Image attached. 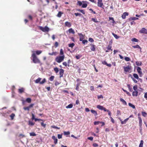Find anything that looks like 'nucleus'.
Instances as JSON below:
<instances>
[{
    "mask_svg": "<svg viewBox=\"0 0 147 147\" xmlns=\"http://www.w3.org/2000/svg\"><path fill=\"white\" fill-rule=\"evenodd\" d=\"M32 60L33 62L35 63H40V60L35 55V51H32Z\"/></svg>",
    "mask_w": 147,
    "mask_h": 147,
    "instance_id": "obj_1",
    "label": "nucleus"
},
{
    "mask_svg": "<svg viewBox=\"0 0 147 147\" xmlns=\"http://www.w3.org/2000/svg\"><path fill=\"white\" fill-rule=\"evenodd\" d=\"M65 55L59 56L56 57L55 59V61L58 63H60L63 61L64 59Z\"/></svg>",
    "mask_w": 147,
    "mask_h": 147,
    "instance_id": "obj_2",
    "label": "nucleus"
},
{
    "mask_svg": "<svg viewBox=\"0 0 147 147\" xmlns=\"http://www.w3.org/2000/svg\"><path fill=\"white\" fill-rule=\"evenodd\" d=\"M39 29L44 32H48L49 30V28L46 26L44 27H43L42 26H40Z\"/></svg>",
    "mask_w": 147,
    "mask_h": 147,
    "instance_id": "obj_3",
    "label": "nucleus"
},
{
    "mask_svg": "<svg viewBox=\"0 0 147 147\" xmlns=\"http://www.w3.org/2000/svg\"><path fill=\"white\" fill-rule=\"evenodd\" d=\"M139 32L140 33L147 34V30L145 28H142Z\"/></svg>",
    "mask_w": 147,
    "mask_h": 147,
    "instance_id": "obj_4",
    "label": "nucleus"
},
{
    "mask_svg": "<svg viewBox=\"0 0 147 147\" xmlns=\"http://www.w3.org/2000/svg\"><path fill=\"white\" fill-rule=\"evenodd\" d=\"M137 70L138 73L140 75V76H141V75H142V72L141 71V68L140 67H138L137 68Z\"/></svg>",
    "mask_w": 147,
    "mask_h": 147,
    "instance_id": "obj_5",
    "label": "nucleus"
},
{
    "mask_svg": "<svg viewBox=\"0 0 147 147\" xmlns=\"http://www.w3.org/2000/svg\"><path fill=\"white\" fill-rule=\"evenodd\" d=\"M97 5L98 7L104 9V7H102L103 5V3H102V1H98L97 2Z\"/></svg>",
    "mask_w": 147,
    "mask_h": 147,
    "instance_id": "obj_6",
    "label": "nucleus"
},
{
    "mask_svg": "<svg viewBox=\"0 0 147 147\" xmlns=\"http://www.w3.org/2000/svg\"><path fill=\"white\" fill-rule=\"evenodd\" d=\"M124 71L126 72H129L130 70V66H127L126 67H124Z\"/></svg>",
    "mask_w": 147,
    "mask_h": 147,
    "instance_id": "obj_7",
    "label": "nucleus"
},
{
    "mask_svg": "<svg viewBox=\"0 0 147 147\" xmlns=\"http://www.w3.org/2000/svg\"><path fill=\"white\" fill-rule=\"evenodd\" d=\"M78 34L80 36V41H82L84 38V36L83 34L82 33H78Z\"/></svg>",
    "mask_w": 147,
    "mask_h": 147,
    "instance_id": "obj_8",
    "label": "nucleus"
},
{
    "mask_svg": "<svg viewBox=\"0 0 147 147\" xmlns=\"http://www.w3.org/2000/svg\"><path fill=\"white\" fill-rule=\"evenodd\" d=\"M68 32L69 33H72L74 34L75 33L74 30L71 28H69L68 31H67V32Z\"/></svg>",
    "mask_w": 147,
    "mask_h": 147,
    "instance_id": "obj_9",
    "label": "nucleus"
},
{
    "mask_svg": "<svg viewBox=\"0 0 147 147\" xmlns=\"http://www.w3.org/2000/svg\"><path fill=\"white\" fill-rule=\"evenodd\" d=\"M65 26L69 28L71 26V24L70 22H66L65 23Z\"/></svg>",
    "mask_w": 147,
    "mask_h": 147,
    "instance_id": "obj_10",
    "label": "nucleus"
},
{
    "mask_svg": "<svg viewBox=\"0 0 147 147\" xmlns=\"http://www.w3.org/2000/svg\"><path fill=\"white\" fill-rule=\"evenodd\" d=\"M64 71L63 69H60L59 70V74H60V78L62 77L63 76V75L64 73Z\"/></svg>",
    "mask_w": 147,
    "mask_h": 147,
    "instance_id": "obj_11",
    "label": "nucleus"
},
{
    "mask_svg": "<svg viewBox=\"0 0 147 147\" xmlns=\"http://www.w3.org/2000/svg\"><path fill=\"white\" fill-rule=\"evenodd\" d=\"M128 13L126 12H124L122 15V18L123 19H125V18L126 16H128Z\"/></svg>",
    "mask_w": 147,
    "mask_h": 147,
    "instance_id": "obj_12",
    "label": "nucleus"
},
{
    "mask_svg": "<svg viewBox=\"0 0 147 147\" xmlns=\"http://www.w3.org/2000/svg\"><path fill=\"white\" fill-rule=\"evenodd\" d=\"M138 118L139 120V126H140L141 129L142 125V119L140 117H138Z\"/></svg>",
    "mask_w": 147,
    "mask_h": 147,
    "instance_id": "obj_13",
    "label": "nucleus"
},
{
    "mask_svg": "<svg viewBox=\"0 0 147 147\" xmlns=\"http://www.w3.org/2000/svg\"><path fill=\"white\" fill-rule=\"evenodd\" d=\"M90 49L92 51H94L95 50V46L93 44H91Z\"/></svg>",
    "mask_w": 147,
    "mask_h": 147,
    "instance_id": "obj_14",
    "label": "nucleus"
},
{
    "mask_svg": "<svg viewBox=\"0 0 147 147\" xmlns=\"http://www.w3.org/2000/svg\"><path fill=\"white\" fill-rule=\"evenodd\" d=\"M52 138L54 140V143L55 144H56L57 142V139L55 136H52Z\"/></svg>",
    "mask_w": 147,
    "mask_h": 147,
    "instance_id": "obj_15",
    "label": "nucleus"
},
{
    "mask_svg": "<svg viewBox=\"0 0 147 147\" xmlns=\"http://www.w3.org/2000/svg\"><path fill=\"white\" fill-rule=\"evenodd\" d=\"M138 94V92L137 90H135L132 93V96H137Z\"/></svg>",
    "mask_w": 147,
    "mask_h": 147,
    "instance_id": "obj_16",
    "label": "nucleus"
},
{
    "mask_svg": "<svg viewBox=\"0 0 147 147\" xmlns=\"http://www.w3.org/2000/svg\"><path fill=\"white\" fill-rule=\"evenodd\" d=\"M120 100L121 102H122V103L125 105H127V103L126 102L123 98H121L120 99Z\"/></svg>",
    "mask_w": 147,
    "mask_h": 147,
    "instance_id": "obj_17",
    "label": "nucleus"
},
{
    "mask_svg": "<svg viewBox=\"0 0 147 147\" xmlns=\"http://www.w3.org/2000/svg\"><path fill=\"white\" fill-rule=\"evenodd\" d=\"M90 111L95 116H96L97 115V113L96 111H95L94 110H93L91 109L90 110Z\"/></svg>",
    "mask_w": 147,
    "mask_h": 147,
    "instance_id": "obj_18",
    "label": "nucleus"
},
{
    "mask_svg": "<svg viewBox=\"0 0 147 147\" xmlns=\"http://www.w3.org/2000/svg\"><path fill=\"white\" fill-rule=\"evenodd\" d=\"M138 19V18L134 17H131L129 18V20L130 21L135 20H137Z\"/></svg>",
    "mask_w": 147,
    "mask_h": 147,
    "instance_id": "obj_19",
    "label": "nucleus"
},
{
    "mask_svg": "<svg viewBox=\"0 0 147 147\" xmlns=\"http://www.w3.org/2000/svg\"><path fill=\"white\" fill-rule=\"evenodd\" d=\"M85 2L84 1H82V2H81V1H78L77 2V5H79V6H82V3H84Z\"/></svg>",
    "mask_w": 147,
    "mask_h": 147,
    "instance_id": "obj_20",
    "label": "nucleus"
},
{
    "mask_svg": "<svg viewBox=\"0 0 147 147\" xmlns=\"http://www.w3.org/2000/svg\"><path fill=\"white\" fill-rule=\"evenodd\" d=\"M96 107L98 109L102 110L104 108V107L103 106L100 105H97Z\"/></svg>",
    "mask_w": 147,
    "mask_h": 147,
    "instance_id": "obj_21",
    "label": "nucleus"
},
{
    "mask_svg": "<svg viewBox=\"0 0 147 147\" xmlns=\"http://www.w3.org/2000/svg\"><path fill=\"white\" fill-rule=\"evenodd\" d=\"M57 54V52H53L52 53H49V55H54L55 56Z\"/></svg>",
    "mask_w": 147,
    "mask_h": 147,
    "instance_id": "obj_22",
    "label": "nucleus"
},
{
    "mask_svg": "<svg viewBox=\"0 0 147 147\" xmlns=\"http://www.w3.org/2000/svg\"><path fill=\"white\" fill-rule=\"evenodd\" d=\"M41 80V78H38L37 79L35 80V83H40Z\"/></svg>",
    "mask_w": 147,
    "mask_h": 147,
    "instance_id": "obj_23",
    "label": "nucleus"
},
{
    "mask_svg": "<svg viewBox=\"0 0 147 147\" xmlns=\"http://www.w3.org/2000/svg\"><path fill=\"white\" fill-rule=\"evenodd\" d=\"M129 118H128L126 119H125L123 121H122L121 122V124H124L126 123V122L129 120Z\"/></svg>",
    "mask_w": 147,
    "mask_h": 147,
    "instance_id": "obj_24",
    "label": "nucleus"
},
{
    "mask_svg": "<svg viewBox=\"0 0 147 147\" xmlns=\"http://www.w3.org/2000/svg\"><path fill=\"white\" fill-rule=\"evenodd\" d=\"M24 88H22L18 89V92L19 93H21L24 92Z\"/></svg>",
    "mask_w": 147,
    "mask_h": 147,
    "instance_id": "obj_25",
    "label": "nucleus"
},
{
    "mask_svg": "<svg viewBox=\"0 0 147 147\" xmlns=\"http://www.w3.org/2000/svg\"><path fill=\"white\" fill-rule=\"evenodd\" d=\"M63 14V13H62L61 12L59 11L58 14L57 15V16L59 18H60Z\"/></svg>",
    "mask_w": 147,
    "mask_h": 147,
    "instance_id": "obj_26",
    "label": "nucleus"
},
{
    "mask_svg": "<svg viewBox=\"0 0 147 147\" xmlns=\"http://www.w3.org/2000/svg\"><path fill=\"white\" fill-rule=\"evenodd\" d=\"M73 107V105L72 104H70L68 106L66 107V108L67 109L68 108H71Z\"/></svg>",
    "mask_w": 147,
    "mask_h": 147,
    "instance_id": "obj_27",
    "label": "nucleus"
},
{
    "mask_svg": "<svg viewBox=\"0 0 147 147\" xmlns=\"http://www.w3.org/2000/svg\"><path fill=\"white\" fill-rule=\"evenodd\" d=\"M128 105L129 106L132 108L133 109H135V106L134 105L131 104V103H128Z\"/></svg>",
    "mask_w": 147,
    "mask_h": 147,
    "instance_id": "obj_28",
    "label": "nucleus"
},
{
    "mask_svg": "<svg viewBox=\"0 0 147 147\" xmlns=\"http://www.w3.org/2000/svg\"><path fill=\"white\" fill-rule=\"evenodd\" d=\"M87 6V3H83L82 4V8H86Z\"/></svg>",
    "mask_w": 147,
    "mask_h": 147,
    "instance_id": "obj_29",
    "label": "nucleus"
},
{
    "mask_svg": "<svg viewBox=\"0 0 147 147\" xmlns=\"http://www.w3.org/2000/svg\"><path fill=\"white\" fill-rule=\"evenodd\" d=\"M77 10L78 11H80V12L84 14H85V11H84V10L78 9H77Z\"/></svg>",
    "mask_w": 147,
    "mask_h": 147,
    "instance_id": "obj_30",
    "label": "nucleus"
},
{
    "mask_svg": "<svg viewBox=\"0 0 147 147\" xmlns=\"http://www.w3.org/2000/svg\"><path fill=\"white\" fill-rule=\"evenodd\" d=\"M136 64L138 66L142 64V62L140 61H137L136 62Z\"/></svg>",
    "mask_w": 147,
    "mask_h": 147,
    "instance_id": "obj_31",
    "label": "nucleus"
},
{
    "mask_svg": "<svg viewBox=\"0 0 147 147\" xmlns=\"http://www.w3.org/2000/svg\"><path fill=\"white\" fill-rule=\"evenodd\" d=\"M143 141L142 140H141L140 141V143L139 145V147H143Z\"/></svg>",
    "mask_w": 147,
    "mask_h": 147,
    "instance_id": "obj_32",
    "label": "nucleus"
},
{
    "mask_svg": "<svg viewBox=\"0 0 147 147\" xmlns=\"http://www.w3.org/2000/svg\"><path fill=\"white\" fill-rule=\"evenodd\" d=\"M26 101L28 103H30L31 101V99L30 98H27L26 100Z\"/></svg>",
    "mask_w": 147,
    "mask_h": 147,
    "instance_id": "obj_33",
    "label": "nucleus"
},
{
    "mask_svg": "<svg viewBox=\"0 0 147 147\" xmlns=\"http://www.w3.org/2000/svg\"><path fill=\"white\" fill-rule=\"evenodd\" d=\"M34 123L32 122V121H28V125L31 126H33L34 125Z\"/></svg>",
    "mask_w": 147,
    "mask_h": 147,
    "instance_id": "obj_34",
    "label": "nucleus"
},
{
    "mask_svg": "<svg viewBox=\"0 0 147 147\" xmlns=\"http://www.w3.org/2000/svg\"><path fill=\"white\" fill-rule=\"evenodd\" d=\"M35 52V53H36V54L37 55H39L42 52V51H37Z\"/></svg>",
    "mask_w": 147,
    "mask_h": 147,
    "instance_id": "obj_35",
    "label": "nucleus"
},
{
    "mask_svg": "<svg viewBox=\"0 0 147 147\" xmlns=\"http://www.w3.org/2000/svg\"><path fill=\"white\" fill-rule=\"evenodd\" d=\"M60 54L61 56H63V55H64L63 49H61L60 50Z\"/></svg>",
    "mask_w": 147,
    "mask_h": 147,
    "instance_id": "obj_36",
    "label": "nucleus"
},
{
    "mask_svg": "<svg viewBox=\"0 0 147 147\" xmlns=\"http://www.w3.org/2000/svg\"><path fill=\"white\" fill-rule=\"evenodd\" d=\"M133 47L134 48H137L141 49V48L140 47V46L138 45H137L135 46H133Z\"/></svg>",
    "mask_w": 147,
    "mask_h": 147,
    "instance_id": "obj_37",
    "label": "nucleus"
},
{
    "mask_svg": "<svg viewBox=\"0 0 147 147\" xmlns=\"http://www.w3.org/2000/svg\"><path fill=\"white\" fill-rule=\"evenodd\" d=\"M133 76L135 78H136V79H138L139 78L137 74H134Z\"/></svg>",
    "mask_w": 147,
    "mask_h": 147,
    "instance_id": "obj_38",
    "label": "nucleus"
},
{
    "mask_svg": "<svg viewBox=\"0 0 147 147\" xmlns=\"http://www.w3.org/2000/svg\"><path fill=\"white\" fill-rule=\"evenodd\" d=\"M30 136H36V134H35V133L34 132L30 133Z\"/></svg>",
    "mask_w": 147,
    "mask_h": 147,
    "instance_id": "obj_39",
    "label": "nucleus"
},
{
    "mask_svg": "<svg viewBox=\"0 0 147 147\" xmlns=\"http://www.w3.org/2000/svg\"><path fill=\"white\" fill-rule=\"evenodd\" d=\"M142 116L144 117H146L147 114L146 112L143 111L142 112Z\"/></svg>",
    "mask_w": 147,
    "mask_h": 147,
    "instance_id": "obj_40",
    "label": "nucleus"
},
{
    "mask_svg": "<svg viewBox=\"0 0 147 147\" xmlns=\"http://www.w3.org/2000/svg\"><path fill=\"white\" fill-rule=\"evenodd\" d=\"M112 34L114 36L115 38L116 39H118L119 38V36H118L116 34H114L113 33H112Z\"/></svg>",
    "mask_w": 147,
    "mask_h": 147,
    "instance_id": "obj_41",
    "label": "nucleus"
},
{
    "mask_svg": "<svg viewBox=\"0 0 147 147\" xmlns=\"http://www.w3.org/2000/svg\"><path fill=\"white\" fill-rule=\"evenodd\" d=\"M92 20L95 23H97L98 22V21L96 18H92Z\"/></svg>",
    "mask_w": 147,
    "mask_h": 147,
    "instance_id": "obj_42",
    "label": "nucleus"
},
{
    "mask_svg": "<svg viewBox=\"0 0 147 147\" xmlns=\"http://www.w3.org/2000/svg\"><path fill=\"white\" fill-rule=\"evenodd\" d=\"M138 40L136 38H133L131 39V41H132L136 42H138Z\"/></svg>",
    "mask_w": 147,
    "mask_h": 147,
    "instance_id": "obj_43",
    "label": "nucleus"
},
{
    "mask_svg": "<svg viewBox=\"0 0 147 147\" xmlns=\"http://www.w3.org/2000/svg\"><path fill=\"white\" fill-rule=\"evenodd\" d=\"M46 82V80L45 78L43 79V80L40 82V84H42L45 83Z\"/></svg>",
    "mask_w": 147,
    "mask_h": 147,
    "instance_id": "obj_44",
    "label": "nucleus"
},
{
    "mask_svg": "<svg viewBox=\"0 0 147 147\" xmlns=\"http://www.w3.org/2000/svg\"><path fill=\"white\" fill-rule=\"evenodd\" d=\"M74 45H75L74 43H72L71 44H69V47L71 48H72L74 46Z\"/></svg>",
    "mask_w": 147,
    "mask_h": 147,
    "instance_id": "obj_45",
    "label": "nucleus"
},
{
    "mask_svg": "<svg viewBox=\"0 0 147 147\" xmlns=\"http://www.w3.org/2000/svg\"><path fill=\"white\" fill-rule=\"evenodd\" d=\"M70 133L69 131L64 132V134L65 135H69L70 134Z\"/></svg>",
    "mask_w": 147,
    "mask_h": 147,
    "instance_id": "obj_46",
    "label": "nucleus"
},
{
    "mask_svg": "<svg viewBox=\"0 0 147 147\" xmlns=\"http://www.w3.org/2000/svg\"><path fill=\"white\" fill-rule=\"evenodd\" d=\"M123 90L126 92L127 94L128 95L130 96L131 95V94L128 92L126 90H124V89H123Z\"/></svg>",
    "mask_w": 147,
    "mask_h": 147,
    "instance_id": "obj_47",
    "label": "nucleus"
},
{
    "mask_svg": "<svg viewBox=\"0 0 147 147\" xmlns=\"http://www.w3.org/2000/svg\"><path fill=\"white\" fill-rule=\"evenodd\" d=\"M54 78V76H51L50 78H49V80L51 81H53Z\"/></svg>",
    "mask_w": 147,
    "mask_h": 147,
    "instance_id": "obj_48",
    "label": "nucleus"
},
{
    "mask_svg": "<svg viewBox=\"0 0 147 147\" xmlns=\"http://www.w3.org/2000/svg\"><path fill=\"white\" fill-rule=\"evenodd\" d=\"M54 70L56 73H57L59 71L58 68L57 67H55L54 68Z\"/></svg>",
    "mask_w": 147,
    "mask_h": 147,
    "instance_id": "obj_49",
    "label": "nucleus"
},
{
    "mask_svg": "<svg viewBox=\"0 0 147 147\" xmlns=\"http://www.w3.org/2000/svg\"><path fill=\"white\" fill-rule=\"evenodd\" d=\"M51 127H52L53 128L56 129H60L59 127H58L55 126H54V125L52 126H51Z\"/></svg>",
    "mask_w": 147,
    "mask_h": 147,
    "instance_id": "obj_50",
    "label": "nucleus"
},
{
    "mask_svg": "<svg viewBox=\"0 0 147 147\" xmlns=\"http://www.w3.org/2000/svg\"><path fill=\"white\" fill-rule=\"evenodd\" d=\"M15 114L13 113H12L11 114V115H10V117L11 118V119L12 120L13 119L14 117L15 116Z\"/></svg>",
    "mask_w": 147,
    "mask_h": 147,
    "instance_id": "obj_51",
    "label": "nucleus"
},
{
    "mask_svg": "<svg viewBox=\"0 0 147 147\" xmlns=\"http://www.w3.org/2000/svg\"><path fill=\"white\" fill-rule=\"evenodd\" d=\"M125 60L127 61H130V59L128 57H125L124 58Z\"/></svg>",
    "mask_w": 147,
    "mask_h": 147,
    "instance_id": "obj_52",
    "label": "nucleus"
},
{
    "mask_svg": "<svg viewBox=\"0 0 147 147\" xmlns=\"http://www.w3.org/2000/svg\"><path fill=\"white\" fill-rule=\"evenodd\" d=\"M127 87H128L129 90H130V91H132V88H131L129 84H127Z\"/></svg>",
    "mask_w": 147,
    "mask_h": 147,
    "instance_id": "obj_53",
    "label": "nucleus"
},
{
    "mask_svg": "<svg viewBox=\"0 0 147 147\" xmlns=\"http://www.w3.org/2000/svg\"><path fill=\"white\" fill-rule=\"evenodd\" d=\"M81 56L80 55H76V57L77 59H79L81 57Z\"/></svg>",
    "mask_w": 147,
    "mask_h": 147,
    "instance_id": "obj_54",
    "label": "nucleus"
},
{
    "mask_svg": "<svg viewBox=\"0 0 147 147\" xmlns=\"http://www.w3.org/2000/svg\"><path fill=\"white\" fill-rule=\"evenodd\" d=\"M82 41V43L84 44H85L87 43V42H88V41L87 40H83Z\"/></svg>",
    "mask_w": 147,
    "mask_h": 147,
    "instance_id": "obj_55",
    "label": "nucleus"
},
{
    "mask_svg": "<svg viewBox=\"0 0 147 147\" xmlns=\"http://www.w3.org/2000/svg\"><path fill=\"white\" fill-rule=\"evenodd\" d=\"M100 123V121H95L94 123V124L95 125H97L99 124Z\"/></svg>",
    "mask_w": 147,
    "mask_h": 147,
    "instance_id": "obj_56",
    "label": "nucleus"
},
{
    "mask_svg": "<svg viewBox=\"0 0 147 147\" xmlns=\"http://www.w3.org/2000/svg\"><path fill=\"white\" fill-rule=\"evenodd\" d=\"M111 46L110 45H109L107 47V49L108 50H111V51L112 50L111 49Z\"/></svg>",
    "mask_w": 147,
    "mask_h": 147,
    "instance_id": "obj_57",
    "label": "nucleus"
},
{
    "mask_svg": "<svg viewBox=\"0 0 147 147\" xmlns=\"http://www.w3.org/2000/svg\"><path fill=\"white\" fill-rule=\"evenodd\" d=\"M88 40L90 42H93L94 41L93 39L92 38H89Z\"/></svg>",
    "mask_w": 147,
    "mask_h": 147,
    "instance_id": "obj_58",
    "label": "nucleus"
},
{
    "mask_svg": "<svg viewBox=\"0 0 147 147\" xmlns=\"http://www.w3.org/2000/svg\"><path fill=\"white\" fill-rule=\"evenodd\" d=\"M109 19H112V23H113V24H114V23H115V21L114 20V19H113V18L109 17Z\"/></svg>",
    "mask_w": 147,
    "mask_h": 147,
    "instance_id": "obj_59",
    "label": "nucleus"
},
{
    "mask_svg": "<svg viewBox=\"0 0 147 147\" xmlns=\"http://www.w3.org/2000/svg\"><path fill=\"white\" fill-rule=\"evenodd\" d=\"M23 109L25 110H27L28 111H29L30 109L28 107H24Z\"/></svg>",
    "mask_w": 147,
    "mask_h": 147,
    "instance_id": "obj_60",
    "label": "nucleus"
},
{
    "mask_svg": "<svg viewBox=\"0 0 147 147\" xmlns=\"http://www.w3.org/2000/svg\"><path fill=\"white\" fill-rule=\"evenodd\" d=\"M137 85H135L133 87V89L135 90H136L137 89Z\"/></svg>",
    "mask_w": 147,
    "mask_h": 147,
    "instance_id": "obj_61",
    "label": "nucleus"
},
{
    "mask_svg": "<svg viewBox=\"0 0 147 147\" xmlns=\"http://www.w3.org/2000/svg\"><path fill=\"white\" fill-rule=\"evenodd\" d=\"M74 14L76 15V16H80L81 15L80 13H74Z\"/></svg>",
    "mask_w": 147,
    "mask_h": 147,
    "instance_id": "obj_62",
    "label": "nucleus"
},
{
    "mask_svg": "<svg viewBox=\"0 0 147 147\" xmlns=\"http://www.w3.org/2000/svg\"><path fill=\"white\" fill-rule=\"evenodd\" d=\"M34 105V104H31L29 106H28V107L30 109V108L32 107Z\"/></svg>",
    "mask_w": 147,
    "mask_h": 147,
    "instance_id": "obj_63",
    "label": "nucleus"
},
{
    "mask_svg": "<svg viewBox=\"0 0 147 147\" xmlns=\"http://www.w3.org/2000/svg\"><path fill=\"white\" fill-rule=\"evenodd\" d=\"M144 97L146 98V100H147V92H146L145 94Z\"/></svg>",
    "mask_w": 147,
    "mask_h": 147,
    "instance_id": "obj_64",
    "label": "nucleus"
}]
</instances>
